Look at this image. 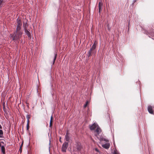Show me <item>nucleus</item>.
Instances as JSON below:
<instances>
[{
	"mask_svg": "<svg viewBox=\"0 0 154 154\" xmlns=\"http://www.w3.org/2000/svg\"><path fill=\"white\" fill-rule=\"evenodd\" d=\"M65 139L67 141H69V137L68 135V132H67L65 137Z\"/></svg>",
	"mask_w": 154,
	"mask_h": 154,
	"instance_id": "obj_9",
	"label": "nucleus"
},
{
	"mask_svg": "<svg viewBox=\"0 0 154 154\" xmlns=\"http://www.w3.org/2000/svg\"><path fill=\"white\" fill-rule=\"evenodd\" d=\"M1 147V148L2 152L3 154H5V150L4 146H2Z\"/></svg>",
	"mask_w": 154,
	"mask_h": 154,
	"instance_id": "obj_11",
	"label": "nucleus"
},
{
	"mask_svg": "<svg viewBox=\"0 0 154 154\" xmlns=\"http://www.w3.org/2000/svg\"><path fill=\"white\" fill-rule=\"evenodd\" d=\"M90 128L92 130L96 128L95 131L96 133L95 134V136L98 139L100 140V138H99L98 136L101 133V131L98 125L96 123H94L92 125L90 126Z\"/></svg>",
	"mask_w": 154,
	"mask_h": 154,
	"instance_id": "obj_1",
	"label": "nucleus"
},
{
	"mask_svg": "<svg viewBox=\"0 0 154 154\" xmlns=\"http://www.w3.org/2000/svg\"><path fill=\"white\" fill-rule=\"evenodd\" d=\"M2 0H0V6L1 5V4H2Z\"/></svg>",
	"mask_w": 154,
	"mask_h": 154,
	"instance_id": "obj_21",
	"label": "nucleus"
},
{
	"mask_svg": "<svg viewBox=\"0 0 154 154\" xmlns=\"http://www.w3.org/2000/svg\"><path fill=\"white\" fill-rule=\"evenodd\" d=\"M137 1V0H133V1L132 4H134V3Z\"/></svg>",
	"mask_w": 154,
	"mask_h": 154,
	"instance_id": "obj_20",
	"label": "nucleus"
},
{
	"mask_svg": "<svg viewBox=\"0 0 154 154\" xmlns=\"http://www.w3.org/2000/svg\"><path fill=\"white\" fill-rule=\"evenodd\" d=\"M53 117L52 116L51 117L50 121V126L51 127L52 125V122H53Z\"/></svg>",
	"mask_w": 154,
	"mask_h": 154,
	"instance_id": "obj_13",
	"label": "nucleus"
},
{
	"mask_svg": "<svg viewBox=\"0 0 154 154\" xmlns=\"http://www.w3.org/2000/svg\"><path fill=\"white\" fill-rule=\"evenodd\" d=\"M24 30L25 32L27 34L28 37H30V34L29 31L26 28V27L24 28Z\"/></svg>",
	"mask_w": 154,
	"mask_h": 154,
	"instance_id": "obj_10",
	"label": "nucleus"
},
{
	"mask_svg": "<svg viewBox=\"0 0 154 154\" xmlns=\"http://www.w3.org/2000/svg\"><path fill=\"white\" fill-rule=\"evenodd\" d=\"M97 42V41H95L94 42V44L93 45L92 48L90 49L88 52V57H90L92 53L95 54L96 52V51L95 50V49L96 47Z\"/></svg>",
	"mask_w": 154,
	"mask_h": 154,
	"instance_id": "obj_3",
	"label": "nucleus"
},
{
	"mask_svg": "<svg viewBox=\"0 0 154 154\" xmlns=\"http://www.w3.org/2000/svg\"><path fill=\"white\" fill-rule=\"evenodd\" d=\"M2 128V126H1V125L0 124V129H1Z\"/></svg>",
	"mask_w": 154,
	"mask_h": 154,
	"instance_id": "obj_25",
	"label": "nucleus"
},
{
	"mask_svg": "<svg viewBox=\"0 0 154 154\" xmlns=\"http://www.w3.org/2000/svg\"><path fill=\"white\" fill-rule=\"evenodd\" d=\"M113 154H119V153L116 151H114Z\"/></svg>",
	"mask_w": 154,
	"mask_h": 154,
	"instance_id": "obj_19",
	"label": "nucleus"
},
{
	"mask_svg": "<svg viewBox=\"0 0 154 154\" xmlns=\"http://www.w3.org/2000/svg\"><path fill=\"white\" fill-rule=\"evenodd\" d=\"M17 26L16 28V31H22L21 30V26H22V22L21 20H18L17 19Z\"/></svg>",
	"mask_w": 154,
	"mask_h": 154,
	"instance_id": "obj_5",
	"label": "nucleus"
},
{
	"mask_svg": "<svg viewBox=\"0 0 154 154\" xmlns=\"http://www.w3.org/2000/svg\"><path fill=\"white\" fill-rule=\"evenodd\" d=\"M102 146L103 147L106 149H108L109 147L110 144L109 143H106L104 144H103Z\"/></svg>",
	"mask_w": 154,
	"mask_h": 154,
	"instance_id": "obj_8",
	"label": "nucleus"
},
{
	"mask_svg": "<svg viewBox=\"0 0 154 154\" xmlns=\"http://www.w3.org/2000/svg\"><path fill=\"white\" fill-rule=\"evenodd\" d=\"M95 150L96 151H97V152H98V151H99L98 150L97 148H96V149H95Z\"/></svg>",
	"mask_w": 154,
	"mask_h": 154,
	"instance_id": "obj_24",
	"label": "nucleus"
},
{
	"mask_svg": "<svg viewBox=\"0 0 154 154\" xmlns=\"http://www.w3.org/2000/svg\"><path fill=\"white\" fill-rule=\"evenodd\" d=\"M1 143H2V144H5L4 142L3 141H1Z\"/></svg>",
	"mask_w": 154,
	"mask_h": 154,
	"instance_id": "obj_23",
	"label": "nucleus"
},
{
	"mask_svg": "<svg viewBox=\"0 0 154 154\" xmlns=\"http://www.w3.org/2000/svg\"><path fill=\"white\" fill-rule=\"evenodd\" d=\"M105 140L106 141H108V140Z\"/></svg>",
	"mask_w": 154,
	"mask_h": 154,
	"instance_id": "obj_27",
	"label": "nucleus"
},
{
	"mask_svg": "<svg viewBox=\"0 0 154 154\" xmlns=\"http://www.w3.org/2000/svg\"><path fill=\"white\" fill-rule=\"evenodd\" d=\"M73 150L75 151H80L82 148L81 144L80 142H76L73 147Z\"/></svg>",
	"mask_w": 154,
	"mask_h": 154,
	"instance_id": "obj_4",
	"label": "nucleus"
},
{
	"mask_svg": "<svg viewBox=\"0 0 154 154\" xmlns=\"http://www.w3.org/2000/svg\"><path fill=\"white\" fill-rule=\"evenodd\" d=\"M68 146V143L65 142L63 144L62 147V150L63 152H66Z\"/></svg>",
	"mask_w": 154,
	"mask_h": 154,
	"instance_id": "obj_6",
	"label": "nucleus"
},
{
	"mask_svg": "<svg viewBox=\"0 0 154 154\" xmlns=\"http://www.w3.org/2000/svg\"><path fill=\"white\" fill-rule=\"evenodd\" d=\"M88 103V101H87L86 102V104L84 105V108H85L87 106Z\"/></svg>",
	"mask_w": 154,
	"mask_h": 154,
	"instance_id": "obj_18",
	"label": "nucleus"
},
{
	"mask_svg": "<svg viewBox=\"0 0 154 154\" xmlns=\"http://www.w3.org/2000/svg\"><path fill=\"white\" fill-rule=\"evenodd\" d=\"M146 34H149L152 36H154V32L153 31L152 32H148Z\"/></svg>",
	"mask_w": 154,
	"mask_h": 154,
	"instance_id": "obj_12",
	"label": "nucleus"
},
{
	"mask_svg": "<svg viewBox=\"0 0 154 154\" xmlns=\"http://www.w3.org/2000/svg\"><path fill=\"white\" fill-rule=\"evenodd\" d=\"M23 32V31H16L12 35H11L10 39L17 41L21 37Z\"/></svg>",
	"mask_w": 154,
	"mask_h": 154,
	"instance_id": "obj_2",
	"label": "nucleus"
},
{
	"mask_svg": "<svg viewBox=\"0 0 154 154\" xmlns=\"http://www.w3.org/2000/svg\"><path fill=\"white\" fill-rule=\"evenodd\" d=\"M103 2H102L101 1L99 2V13H100V11L102 10V7L103 6Z\"/></svg>",
	"mask_w": 154,
	"mask_h": 154,
	"instance_id": "obj_7",
	"label": "nucleus"
},
{
	"mask_svg": "<svg viewBox=\"0 0 154 154\" xmlns=\"http://www.w3.org/2000/svg\"><path fill=\"white\" fill-rule=\"evenodd\" d=\"M59 141H60L61 142V143H62V142L61 140V137H60V139H59Z\"/></svg>",
	"mask_w": 154,
	"mask_h": 154,
	"instance_id": "obj_22",
	"label": "nucleus"
},
{
	"mask_svg": "<svg viewBox=\"0 0 154 154\" xmlns=\"http://www.w3.org/2000/svg\"><path fill=\"white\" fill-rule=\"evenodd\" d=\"M3 134V131L1 130H0V137H2Z\"/></svg>",
	"mask_w": 154,
	"mask_h": 154,
	"instance_id": "obj_16",
	"label": "nucleus"
},
{
	"mask_svg": "<svg viewBox=\"0 0 154 154\" xmlns=\"http://www.w3.org/2000/svg\"><path fill=\"white\" fill-rule=\"evenodd\" d=\"M29 128V122H27V124L26 125V129L27 130H28Z\"/></svg>",
	"mask_w": 154,
	"mask_h": 154,
	"instance_id": "obj_17",
	"label": "nucleus"
},
{
	"mask_svg": "<svg viewBox=\"0 0 154 154\" xmlns=\"http://www.w3.org/2000/svg\"><path fill=\"white\" fill-rule=\"evenodd\" d=\"M1 146V142L0 141V147H1V146Z\"/></svg>",
	"mask_w": 154,
	"mask_h": 154,
	"instance_id": "obj_26",
	"label": "nucleus"
},
{
	"mask_svg": "<svg viewBox=\"0 0 154 154\" xmlns=\"http://www.w3.org/2000/svg\"><path fill=\"white\" fill-rule=\"evenodd\" d=\"M57 54L56 53H55L54 54V57L53 59V64H54V62H55V60H56V57H57Z\"/></svg>",
	"mask_w": 154,
	"mask_h": 154,
	"instance_id": "obj_14",
	"label": "nucleus"
},
{
	"mask_svg": "<svg viewBox=\"0 0 154 154\" xmlns=\"http://www.w3.org/2000/svg\"><path fill=\"white\" fill-rule=\"evenodd\" d=\"M26 118L27 119V122H29V119L30 118V116L29 115H27L26 116Z\"/></svg>",
	"mask_w": 154,
	"mask_h": 154,
	"instance_id": "obj_15",
	"label": "nucleus"
}]
</instances>
